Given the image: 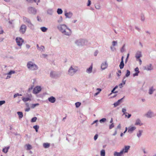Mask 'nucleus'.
I'll return each instance as SVG.
<instances>
[{
    "label": "nucleus",
    "mask_w": 156,
    "mask_h": 156,
    "mask_svg": "<svg viewBox=\"0 0 156 156\" xmlns=\"http://www.w3.org/2000/svg\"><path fill=\"white\" fill-rule=\"evenodd\" d=\"M27 66L28 69L31 71H35L38 69V66L32 61H29L27 62Z\"/></svg>",
    "instance_id": "obj_1"
},
{
    "label": "nucleus",
    "mask_w": 156,
    "mask_h": 156,
    "mask_svg": "<svg viewBox=\"0 0 156 156\" xmlns=\"http://www.w3.org/2000/svg\"><path fill=\"white\" fill-rule=\"evenodd\" d=\"M78 71V67L77 66H71L68 71V75L73 76Z\"/></svg>",
    "instance_id": "obj_2"
},
{
    "label": "nucleus",
    "mask_w": 156,
    "mask_h": 156,
    "mask_svg": "<svg viewBox=\"0 0 156 156\" xmlns=\"http://www.w3.org/2000/svg\"><path fill=\"white\" fill-rule=\"evenodd\" d=\"M23 22L26 23L28 27L31 29H33L34 28V25L32 23L30 19L25 17H23Z\"/></svg>",
    "instance_id": "obj_3"
},
{
    "label": "nucleus",
    "mask_w": 156,
    "mask_h": 156,
    "mask_svg": "<svg viewBox=\"0 0 156 156\" xmlns=\"http://www.w3.org/2000/svg\"><path fill=\"white\" fill-rule=\"evenodd\" d=\"M86 41L83 39H80L76 40L75 41V44L78 46H83L84 45Z\"/></svg>",
    "instance_id": "obj_4"
},
{
    "label": "nucleus",
    "mask_w": 156,
    "mask_h": 156,
    "mask_svg": "<svg viewBox=\"0 0 156 156\" xmlns=\"http://www.w3.org/2000/svg\"><path fill=\"white\" fill-rule=\"evenodd\" d=\"M50 76L53 78L56 79L60 76V74L56 72L51 71L50 73Z\"/></svg>",
    "instance_id": "obj_5"
},
{
    "label": "nucleus",
    "mask_w": 156,
    "mask_h": 156,
    "mask_svg": "<svg viewBox=\"0 0 156 156\" xmlns=\"http://www.w3.org/2000/svg\"><path fill=\"white\" fill-rule=\"evenodd\" d=\"M68 27L65 24H60L57 27V28L58 30L62 33L64 32V30H66Z\"/></svg>",
    "instance_id": "obj_6"
},
{
    "label": "nucleus",
    "mask_w": 156,
    "mask_h": 156,
    "mask_svg": "<svg viewBox=\"0 0 156 156\" xmlns=\"http://www.w3.org/2000/svg\"><path fill=\"white\" fill-rule=\"evenodd\" d=\"M27 29V26L25 24H23L20 28L19 32L20 33L23 34L25 33Z\"/></svg>",
    "instance_id": "obj_7"
},
{
    "label": "nucleus",
    "mask_w": 156,
    "mask_h": 156,
    "mask_svg": "<svg viewBox=\"0 0 156 156\" xmlns=\"http://www.w3.org/2000/svg\"><path fill=\"white\" fill-rule=\"evenodd\" d=\"M28 12L30 14L34 15L36 14L37 10L34 7H30L28 8Z\"/></svg>",
    "instance_id": "obj_8"
},
{
    "label": "nucleus",
    "mask_w": 156,
    "mask_h": 156,
    "mask_svg": "<svg viewBox=\"0 0 156 156\" xmlns=\"http://www.w3.org/2000/svg\"><path fill=\"white\" fill-rule=\"evenodd\" d=\"M16 41L17 45L19 46H21L24 42L23 39L20 37H16Z\"/></svg>",
    "instance_id": "obj_9"
},
{
    "label": "nucleus",
    "mask_w": 156,
    "mask_h": 156,
    "mask_svg": "<svg viewBox=\"0 0 156 156\" xmlns=\"http://www.w3.org/2000/svg\"><path fill=\"white\" fill-rule=\"evenodd\" d=\"M144 69L147 71H151L154 69V67L152 64L150 63L144 67Z\"/></svg>",
    "instance_id": "obj_10"
},
{
    "label": "nucleus",
    "mask_w": 156,
    "mask_h": 156,
    "mask_svg": "<svg viewBox=\"0 0 156 156\" xmlns=\"http://www.w3.org/2000/svg\"><path fill=\"white\" fill-rule=\"evenodd\" d=\"M145 115L148 118H151L155 116V115L153 112L149 110L145 114Z\"/></svg>",
    "instance_id": "obj_11"
},
{
    "label": "nucleus",
    "mask_w": 156,
    "mask_h": 156,
    "mask_svg": "<svg viewBox=\"0 0 156 156\" xmlns=\"http://www.w3.org/2000/svg\"><path fill=\"white\" fill-rule=\"evenodd\" d=\"M41 90V87L37 86L35 87L33 89V93L34 94H37L39 93Z\"/></svg>",
    "instance_id": "obj_12"
},
{
    "label": "nucleus",
    "mask_w": 156,
    "mask_h": 156,
    "mask_svg": "<svg viewBox=\"0 0 156 156\" xmlns=\"http://www.w3.org/2000/svg\"><path fill=\"white\" fill-rule=\"evenodd\" d=\"M130 146H125L124 148H123L121 151H122V153H126L128 152V150L129 149Z\"/></svg>",
    "instance_id": "obj_13"
},
{
    "label": "nucleus",
    "mask_w": 156,
    "mask_h": 156,
    "mask_svg": "<svg viewBox=\"0 0 156 156\" xmlns=\"http://www.w3.org/2000/svg\"><path fill=\"white\" fill-rule=\"evenodd\" d=\"M156 90V89L154 88V87L152 86L150 87L148 90V93L149 94L151 95L153 92Z\"/></svg>",
    "instance_id": "obj_14"
},
{
    "label": "nucleus",
    "mask_w": 156,
    "mask_h": 156,
    "mask_svg": "<svg viewBox=\"0 0 156 156\" xmlns=\"http://www.w3.org/2000/svg\"><path fill=\"white\" fill-rule=\"evenodd\" d=\"M67 29L69 30V32H67L66 31V30H64V32H63L62 33V34H64L65 35L67 36H69L71 34V30L68 27L67 28Z\"/></svg>",
    "instance_id": "obj_15"
},
{
    "label": "nucleus",
    "mask_w": 156,
    "mask_h": 156,
    "mask_svg": "<svg viewBox=\"0 0 156 156\" xmlns=\"http://www.w3.org/2000/svg\"><path fill=\"white\" fill-rule=\"evenodd\" d=\"M142 56L141 52L140 51H137L135 55V57L136 59H138L140 58Z\"/></svg>",
    "instance_id": "obj_16"
},
{
    "label": "nucleus",
    "mask_w": 156,
    "mask_h": 156,
    "mask_svg": "<svg viewBox=\"0 0 156 156\" xmlns=\"http://www.w3.org/2000/svg\"><path fill=\"white\" fill-rule=\"evenodd\" d=\"M108 65L106 62L102 63L101 66V68L102 70H104L108 67Z\"/></svg>",
    "instance_id": "obj_17"
},
{
    "label": "nucleus",
    "mask_w": 156,
    "mask_h": 156,
    "mask_svg": "<svg viewBox=\"0 0 156 156\" xmlns=\"http://www.w3.org/2000/svg\"><path fill=\"white\" fill-rule=\"evenodd\" d=\"M124 97H125V96H124L123 98H122L121 99L118 100L117 102L114 103L113 104L114 107H117V106H118L119 105V104L121 103L122 100H123V99L124 98Z\"/></svg>",
    "instance_id": "obj_18"
},
{
    "label": "nucleus",
    "mask_w": 156,
    "mask_h": 156,
    "mask_svg": "<svg viewBox=\"0 0 156 156\" xmlns=\"http://www.w3.org/2000/svg\"><path fill=\"white\" fill-rule=\"evenodd\" d=\"M142 125L143 123H142L140 119H138L136 120V122L135 124V125H139L140 126H141Z\"/></svg>",
    "instance_id": "obj_19"
},
{
    "label": "nucleus",
    "mask_w": 156,
    "mask_h": 156,
    "mask_svg": "<svg viewBox=\"0 0 156 156\" xmlns=\"http://www.w3.org/2000/svg\"><path fill=\"white\" fill-rule=\"evenodd\" d=\"M93 69V65L92 64L90 67L87 69L86 70V72L88 74H90L92 72Z\"/></svg>",
    "instance_id": "obj_20"
},
{
    "label": "nucleus",
    "mask_w": 156,
    "mask_h": 156,
    "mask_svg": "<svg viewBox=\"0 0 156 156\" xmlns=\"http://www.w3.org/2000/svg\"><path fill=\"white\" fill-rule=\"evenodd\" d=\"M48 100L51 103H54L56 101V99L53 96H51L48 99Z\"/></svg>",
    "instance_id": "obj_21"
},
{
    "label": "nucleus",
    "mask_w": 156,
    "mask_h": 156,
    "mask_svg": "<svg viewBox=\"0 0 156 156\" xmlns=\"http://www.w3.org/2000/svg\"><path fill=\"white\" fill-rule=\"evenodd\" d=\"M65 15L66 18H70L73 15V13L70 12H66L65 13Z\"/></svg>",
    "instance_id": "obj_22"
},
{
    "label": "nucleus",
    "mask_w": 156,
    "mask_h": 156,
    "mask_svg": "<svg viewBox=\"0 0 156 156\" xmlns=\"http://www.w3.org/2000/svg\"><path fill=\"white\" fill-rule=\"evenodd\" d=\"M47 13L49 15H52L53 14L54 11L52 9L49 8L47 10Z\"/></svg>",
    "instance_id": "obj_23"
},
{
    "label": "nucleus",
    "mask_w": 156,
    "mask_h": 156,
    "mask_svg": "<svg viewBox=\"0 0 156 156\" xmlns=\"http://www.w3.org/2000/svg\"><path fill=\"white\" fill-rule=\"evenodd\" d=\"M136 129V127L135 126L129 127H128V132L130 133H131Z\"/></svg>",
    "instance_id": "obj_24"
},
{
    "label": "nucleus",
    "mask_w": 156,
    "mask_h": 156,
    "mask_svg": "<svg viewBox=\"0 0 156 156\" xmlns=\"http://www.w3.org/2000/svg\"><path fill=\"white\" fill-rule=\"evenodd\" d=\"M122 154H123L122 151H121L119 152L115 151L114 153V156H121Z\"/></svg>",
    "instance_id": "obj_25"
},
{
    "label": "nucleus",
    "mask_w": 156,
    "mask_h": 156,
    "mask_svg": "<svg viewBox=\"0 0 156 156\" xmlns=\"http://www.w3.org/2000/svg\"><path fill=\"white\" fill-rule=\"evenodd\" d=\"M143 131L142 130H140L138 131V132L137 133V136L138 137L140 138L141 136L142 133Z\"/></svg>",
    "instance_id": "obj_26"
},
{
    "label": "nucleus",
    "mask_w": 156,
    "mask_h": 156,
    "mask_svg": "<svg viewBox=\"0 0 156 156\" xmlns=\"http://www.w3.org/2000/svg\"><path fill=\"white\" fill-rule=\"evenodd\" d=\"M10 147L9 146L5 147L3 148L2 150V151L5 153H6L8 151V150L9 149Z\"/></svg>",
    "instance_id": "obj_27"
},
{
    "label": "nucleus",
    "mask_w": 156,
    "mask_h": 156,
    "mask_svg": "<svg viewBox=\"0 0 156 156\" xmlns=\"http://www.w3.org/2000/svg\"><path fill=\"white\" fill-rule=\"evenodd\" d=\"M17 114L19 116V119H21L23 117V114L22 112H17Z\"/></svg>",
    "instance_id": "obj_28"
},
{
    "label": "nucleus",
    "mask_w": 156,
    "mask_h": 156,
    "mask_svg": "<svg viewBox=\"0 0 156 156\" xmlns=\"http://www.w3.org/2000/svg\"><path fill=\"white\" fill-rule=\"evenodd\" d=\"M44 147L45 148H48L50 146V144L48 143H44L43 144Z\"/></svg>",
    "instance_id": "obj_29"
},
{
    "label": "nucleus",
    "mask_w": 156,
    "mask_h": 156,
    "mask_svg": "<svg viewBox=\"0 0 156 156\" xmlns=\"http://www.w3.org/2000/svg\"><path fill=\"white\" fill-rule=\"evenodd\" d=\"M40 29L43 32H46L48 30V28L44 27H41Z\"/></svg>",
    "instance_id": "obj_30"
},
{
    "label": "nucleus",
    "mask_w": 156,
    "mask_h": 156,
    "mask_svg": "<svg viewBox=\"0 0 156 156\" xmlns=\"http://www.w3.org/2000/svg\"><path fill=\"white\" fill-rule=\"evenodd\" d=\"M22 100L24 102H25L28 101L30 100V99L29 98L23 97Z\"/></svg>",
    "instance_id": "obj_31"
},
{
    "label": "nucleus",
    "mask_w": 156,
    "mask_h": 156,
    "mask_svg": "<svg viewBox=\"0 0 156 156\" xmlns=\"http://www.w3.org/2000/svg\"><path fill=\"white\" fill-rule=\"evenodd\" d=\"M124 62H121L119 66L120 69H122L124 67Z\"/></svg>",
    "instance_id": "obj_32"
},
{
    "label": "nucleus",
    "mask_w": 156,
    "mask_h": 156,
    "mask_svg": "<svg viewBox=\"0 0 156 156\" xmlns=\"http://www.w3.org/2000/svg\"><path fill=\"white\" fill-rule=\"evenodd\" d=\"M63 11L61 9L58 8L57 10V13L58 14H61L62 13Z\"/></svg>",
    "instance_id": "obj_33"
},
{
    "label": "nucleus",
    "mask_w": 156,
    "mask_h": 156,
    "mask_svg": "<svg viewBox=\"0 0 156 156\" xmlns=\"http://www.w3.org/2000/svg\"><path fill=\"white\" fill-rule=\"evenodd\" d=\"M26 146H27V150H29L32 148V146L30 144H26Z\"/></svg>",
    "instance_id": "obj_34"
},
{
    "label": "nucleus",
    "mask_w": 156,
    "mask_h": 156,
    "mask_svg": "<svg viewBox=\"0 0 156 156\" xmlns=\"http://www.w3.org/2000/svg\"><path fill=\"white\" fill-rule=\"evenodd\" d=\"M140 19L142 21H144L145 20V17L143 14H141L140 15Z\"/></svg>",
    "instance_id": "obj_35"
},
{
    "label": "nucleus",
    "mask_w": 156,
    "mask_h": 156,
    "mask_svg": "<svg viewBox=\"0 0 156 156\" xmlns=\"http://www.w3.org/2000/svg\"><path fill=\"white\" fill-rule=\"evenodd\" d=\"M39 128V126L38 125H35L33 126V128L35 129L36 131L37 132L38 131V129Z\"/></svg>",
    "instance_id": "obj_36"
},
{
    "label": "nucleus",
    "mask_w": 156,
    "mask_h": 156,
    "mask_svg": "<svg viewBox=\"0 0 156 156\" xmlns=\"http://www.w3.org/2000/svg\"><path fill=\"white\" fill-rule=\"evenodd\" d=\"M126 72V74L125 76H124L125 77L129 76L130 75V72L129 70H127Z\"/></svg>",
    "instance_id": "obj_37"
},
{
    "label": "nucleus",
    "mask_w": 156,
    "mask_h": 156,
    "mask_svg": "<svg viewBox=\"0 0 156 156\" xmlns=\"http://www.w3.org/2000/svg\"><path fill=\"white\" fill-rule=\"evenodd\" d=\"M101 156H105V152L104 150H102L101 152Z\"/></svg>",
    "instance_id": "obj_38"
},
{
    "label": "nucleus",
    "mask_w": 156,
    "mask_h": 156,
    "mask_svg": "<svg viewBox=\"0 0 156 156\" xmlns=\"http://www.w3.org/2000/svg\"><path fill=\"white\" fill-rule=\"evenodd\" d=\"M15 73V72L14 70H10L9 73L7 74L8 75H11L12 74H14Z\"/></svg>",
    "instance_id": "obj_39"
},
{
    "label": "nucleus",
    "mask_w": 156,
    "mask_h": 156,
    "mask_svg": "<svg viewBox=\"0 0 156 156\" xmlns=\"http://www.w3.org/2000/svg\"><path fill=\"white\" fill-rule=\"evenodd\" d=\"M39 104L36 103L35 104H32V106L31 108H34L35 107L38 106L39 105Z\"/></svg>",
    "instance_id": "obj_40"
},
{
    "label": "nucleus",
    "mask_w": 156,
    "mask_h": 156,
    "mask_svg": "<svg viewBox=\"0 0 156 156\" xmlns=\"http://www.w3.org/2000/svg\"><path fill=\"white\" fill-rule=\"evenodd\" d=\"M112 45L113 46L117 45V41H113L112 42Z\"/></svg>",
    "instance_id": "obj_41"
},
{
    "label": "nucleus",
    "mask_w": 156,
    "mask_h": 156,
    "mask_svg": "<svg viewBox=\"0 0 156 156\" xmlns=\"http://www.w3.org/2000/svg\"><path fill=\"white\" fill-rule=\"evenodd\" d=\"M76 106V108L79 107L81 105V103L79 102H76L75 103Z\"/></svg>",
    "instance_id": "obj_42"
},
{
    "label": "nucleus",
    "mask_w": 156,
    "mask_h": 156,
    "mask_svg": "<svg viewBox=\"0 0 156 156\" xmlns=\"http://www.w3.org/2000/svg\"><path fill=\"white\" fill-rule=\"evenodd\" d=\"M37 119V118L36 117H33L31 119V122H35L36 121Z\"/></svg>",
    "instance_id": "obj_43"
},
{
    "label": "nucleus",
    "mask_w": 156,
    "mask_h": 156,
    "mask_svg": "<svg viewBox=\"0 0 156 156\" xmlns=\"http://www.w3.org/2000/svg\"><path fill=\"white\" fill-rule=\"evenodd\" d=\"M106 120V118H103L100 119L99 121L100 123H102L103 122H105Z\"/></svg>",
    "instance_id": "obj_44"
},
{
    "label": "nucleus",
    "mask_w": 156,
    "mask_h": 156,
    "mask_svg": "<svg viewBox=\"0 0 156 156\" xmlns=\"http://www.w3.org/2000/svg\"><path fill=\"white\" fill-rule=\"evenodd\" d=\"M95 8L97 9H99L101 8V7L100 5L97 4L95 5Z\"/></svg>",
    "instance_id": "obj_45"
},
{
    "label": "nucleus",
    "mask_w": 156,
    "mask_h": 156,
    "mask_svg": "<svg viewBox=\"0 0 156 156\" xmlns=\"http://www.w3.org/2000/svg\"><path fill=\"white\" fill-rule=\"evenodd\" d=\"M44 46L41 45V47L40 48V49L39 50L41 52L44 51Z\"/></svg>",
    "instance_id": "obj_46"
},
{
    "label": "nucleus",
    "mask_w": 156,
    "mask_h": 156,
    "mask_svg": "<svg viewBox=\"0 0 156 156\" xmlns=\"http://www.w3.org/2000/svg\"><path fill=\"white\" fill-rule=\"evenodd\" d=\"M121 74V71L120 70H118V72L117 73V74L118 76H120Z\"/></svg>",
    "instance_id": "obj_47"
},
{
    "label": "nucleus",
    "mask_w": 156,
    "mask_h": 156,
    "mask_svg": "<svg viewBox=\"0 0 156 156\" xmlns=\"http://www.w3.org/2000/svg\"><path fill=\"white\" fill-rule=\"evenodd\" d=\"M114 126H115L113 123H111V124L109 126V129H112L113 127H114Z\"/></svg>",
    "instance_id": "obj_48"
},
{
    "label": "nucleus",
    "mask_w": 156,
    "mask_h": 156,
    "mask_svg": "<svg viewBox=\"0 0 156 156\" xmlns=\"http://www.w3.org/2000/svg\"><path fill=\"white\" fill-rule=\"evenodd\" d=\"M125 46V45L124 44L122 47V48L121 49L120 51L121 52H124L125 50H124V47Z\"/></svg>",
    "instance_id": "obj_49"
},
{
    "label": "nucleus",
    "mask_w": 156,
    "mask_h": 156,
    "mask_svg": "<svg viewBox=\"0 0 156 156\" xmlns=\"http://www.w3.org/2000/svg\"><path fill=\"white\" fill-rule=\"evenodd\" d=\"M4 32V31L2 29V27L0 26V34H2Z\"/></svg>",
    "instance_id": "obj_50"
},
{
    "label": "nucleus",
    "mask_w": 156,
    "mask_h": 156,
    "mask_svg": "<svg viewBox=\"0 0 156 156\" xmlns=\"http://www.w3.org/2000/svg\"><path fill=\"white\" fill-rule=\"evenodd\" d=\"M62 20V17L61 16L60 17V18L59 20H58V23H61Z\"/></svg>",
    "instance_id": "obj_51"
},
{
    "label": "nucleus",
    "mask_w": 156,
    "mask_h": 156,
    "mask_svg": "<svg viewBox=\"0 0 156 156\" xmlns=\"http://www.w3.org/2000/svg\"><path fill=\"white\" fill-rule=\"evenodd\" d=\"M5 103V101H0V106H1L3 104Z\"/></svg>",
    "instance_id": "obj_52"
},
{
    "label": "nucleus",
    "mask_w": 156,
    "mask_h": 156,
    "mask_svg": "<svg viewBox=\"0 0 156 156\" xmlns=\"http://www.w3.org/2000/svg\"><path fill=\"white\" fill-rule=\"evenodd\" d=\"M126 110L125 108H123L122 110V112L124 113V114H127V113L126 112Z\"/></svg>",
    "instance_id": "obj_53"
},
{
    "label": "nucleus",
    "mask_w": 156,
    "mask_h": 156,
    "mask_svg": "<svg viewBox=\"0 0 156 156\" xmlns=\"http://www.w3.org/2000/svg\"><path fill=\"white\" fill-rule=\"evenodd\" d=\"M125 77H124L123 78V79L122 80V83L124 85L125 83H126V80H125Z\"/></svg>",
    "instance_id": "obj_54"
},
{
    "label": "nucleus",
    "mask_w": 156,
    "mask_h": 156,
    "mask_svg": "<svg viewBox=\"0 0 156 156\" xmlns=\"http://www.w3.org/2000/svg\"><path fill=\"white\" fill-rule=\"evenodd\" d=\"M98 134H96L94 137V140H96L98 138Z\"/></svg>",
    "instance_id": "obj_55"
},
{
    "label": "nucleus",
    "mask_w": 156,
    "mask_h": 156,
    "mask_svg": "<svg viewBox=\"0 0 156 156\" xmlns=\"http://www.w3.org/2000/svg\"><path fill=\"white\" fill-rule=\"evenodd\" d=\"M91 4V1L90 0H88V3L87 4V6H89Z\"/></svg>",
    "instance_id": "obj_56"
},
{
    "label": "nucleus",
    "mask_w": 156,
    "mask_h": 156,
    "mask_svg": "<svg viewBox=\"0 0 156 156\" xmlns=\"http://www.w3.org/2000/svg\"><path fill=\"white\" fill-rule=\"evenodd\" d=\"M135 71L136 72H137V73L140 72V71H139V69L137 67L135 69Z\"/></svg>",
    "instance_id": "obj_57"
},
{
    "label": "nucleus",
    "mask_w": 156,
    "mask_h": 156,
    "mask_svg": "<svg viewBox=\"0 0 156 156\" xmlns=\"http://www.w3.org/2000/svg\"><path fill=\"white\" fill-rule=\"evenodd\" d=\"M98 50L96 51L94 53V55L95 56H96L97 55L98 53Z\"/></svg>",
    "instance_id": "obj_58"
},
{
    "label": "nucleus",
    "mask_w": 156,
    "mask_h": 156,
    "mask_svg": "<svg viewBox=\"0 0 156 156\" xmlns=\"http://www.w3.org/2000/svg\"><path fill=\"white\" fill-rule=\"evenodd\" d=\"M19 94H18V93H16V94H15L14 95V96H13L14 98H16V97L17 96H19Z\"/></svg>",
    "instance_id": "obj_59"
},
{
    "label": "nucleus",
    "mask_w": 156,
    "mask_h": 156,
    "mask_svg": "<svg viewBox=\"0 0 156 156\" xmlns=\"http://www.w3.org/2000/svg\"><path fill=\"white\" fill-rule=\"evenodd\" d=\"M110 49L112 51H114L115 49V48H113L112 46L110 47Z\"/></svg>",
    "instance_id": "obj_60"
},
{
    "label": "nucleus",
    "mask_w": 156,
    "mask_h": 156,
    "mask_svg": "<svg viewBox=\"0 0 156 156\" xmlns=\"http://www.w3.org/2000/svg\"><path fill=\"white\" fill-rule=\"evenodd\" d=\"M30 110V108L29 107H28V108L25 109V111L26 112H28Z\"/></svg>",
    "instance_id": "obj_61"
},
{
    "label": "nucleus",
    "mask_w": 156,
    "mask_h": 156,
    "mask_svg": "<svg viewBox=\"0 0 156 156\" xmlns=\"http://www.w3.org/2000/svg\"><path fill=\"white\" fill-rule=\"evenodd\" d=\"M131 116V115L130 114H128V115H126L125 116L127 117L128 118H129Z\"/></svg>",
    "instance_id": "obj_62"
},
{
    "label": "nucleus",
    "mask_w": 156,
    "mask_h": 156,
    "mask_svg": "<svg viewBox=\"0 0 156 156\" xmlns=\"http://www.w3.org/2000/svg\"><path fill=\"white\" fill-rule=\"evenodd\" d=\"M129 54H128L127 55V57L126 58V61H125V62L126 63L127 62V60H128V58L129 57Z\"/></svg>",
    "instance_id": "obj_63"
},
{
    "label": "nucleus",
    "mask_w": 156,
    "mask_h": 156,
    "mask_svg": "<svg viewBox=\"0 0 156 156\" xmlns=\"http://www.w3.org/2000/svg\"><path fill=\"white\" fill-rule=\"evenodd\" d=\"M139 73L136 72L135 73H134L133 74V76H137L138 75Z\"/></svg>",
    "instance_id": "obj_64"
}]
</instances>
